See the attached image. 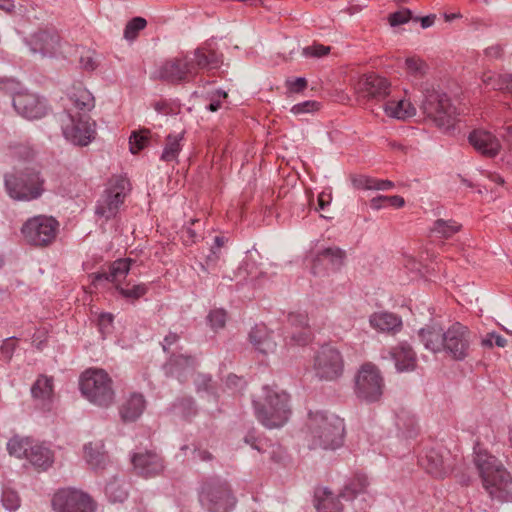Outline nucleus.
<instances>
[{
	"instance_id": "f257e3e1",
	"label": "nucleus",
	"mask_w": 512,
	"mask_h": 512,
	"mask_svg": "<svg viewBox=\"0 0 512 512\" xmlns=\"http://www.w3.org/2000/svg\"><path fill=\"white\" fill-rule=\"evenodd\" d=\"M419 337L425 348L433 353L445 352L455 361L470 356L471 332L460 322L453 323L446 331L438 326H427L420 329Z\"/></svg>"
},
{
	"instance_id": "f03ea898",
	"label": "nucleus",
	"mask_w": 512,
	"mask_h": 512,
	"mask_svg": "<svg viewBox=\"0 0 512 512\" xmlns=\"http://www.w3.org/2000/svg\"><path fill=\"white\" fill-rule=\"evenodd\" d=\"M345 435L343 419L322 411L309 412L302 439L309 449L335 450L342 446Z\"/></svg>"
},
{
	"instance_id": "7ed1b4c3",
	"label": "nucleus",
	"mask_w": 512,
	"mask_h": 512,
	"mask_svg": "<svg viewBox=\"0 0 512 512\" xmlns=\"http://www.w3.org/2000/svg\"><path fill=\"white\" fill-rule=\"evenodd\" d=\"M290 397L284 391H278L265 386L262 395L254 400L257 419L267 428H280L284 426L291 415Z\"/></svg>"
},
{
	"instance_id": "20e7f679",
	"label": "nucleus",
	"mask_w": 512,
	"mask_h": 512,
	"mask_svg": "<svg viewBox=\"0 0 512 512\" xmlns=\"http://www.w3.org/2000/svg\"><path fill=\"white\" fill-rule=\"evenodd\" d=\"M79 388L82 395L96 406L107 408L115 402L113 380L104 369H86L80 376Z\"/></svg>"
},
{
	"instance_id": "39448f33",
	"label": "nucleus",
	"mask_w": 512,
	"mask_h": 512,
	"mask_svg": "<svg viewBox=\"0 0 512 512\" xmlns=\"http://www.w3.org/2000/svg\"><path fill=\"white\" fill-rule=\"evenodd\" d=\"M4 182L9 196L18 201L38 199L45 191V179L36 169L6 174Z\"/></svg>"
},
{
	"instance_id": "423d86ee",
	"label": "nucleus",
	"mask_w": 512,
	"mask_h": 512,
	"mask_svg": "<svg viewBox=\"0 0 512 512\" xmlns=\"http://www.w3.org/2000/svg\"><path fill=\"white\" fill-rule=\"evenodd\" d=\"M59 231V222L52 216L37 215L22 226L24 240L35 247H46L54 242Z\"/></svg>"
},
{
	"instance_id": "0eeeda50",
	"label": "nucleus",
	"mask_w": 512,
	"mask_h": 512,
	"mask_svg": "<svg viewBox=\"0 0 512 512\" xmlns=\"http://www.w3.org/2000/svg\"><path fill=\"white\" fill-rule=\"evenodd\" d=\"M64 137L75 145L86 146L96 135L95 122L87 114H73L69 109L60 119Z\"/></svg>"
},
{
	"instance_id": "6e6552de",
	"label": "nucleus",
	"mask_w": 512,
	"mask_h": 512,
	"mask_svg": "<svg viewBox=\"0 0 512 512\" xmlns=\"http://www.w3.org/2000/svg\"><path fill=\"white\" fill-rule=\"evenodd\" d=\"M420 108L438 127L450 126L456 114L449 97L436 90L426 91Z\"/></svg>"
},
{
	"instance_id": "1a4fd4ad",
	"label": "nucleus",
	"mask_w": 512,
	"mask_h": 512,
	"mask_svg": "<svg viewBox=\"0 0 512 512\" xmlns=\"http://www.w3.org/2000/svg\"><path fill=\"white\" fill-rule=\"evenodd\" d=\"M355 392L359 398L372 402L380 399L383 393V378L376 365L363 364L356 376Z\"/></svg>"
},
{
	"instance_id": "9d476101",
	"label": "nucleus",
	"mask_w": 512,
	"mask_h": 512,
	"mask_svg": "<svg viewBox=\"0 0 512 512\" xmlns=\"http://www.w3.org/2000/svg\"><path fill=\"white\" fill-rule=\"evenodd\" d=\"M196 76V65L187 56L176 57L162 63L154 78L172 84L188 82Z\"/></svg>"
},
{
	"instance_id": "9b49d317",
	"label": "nucleus",
	"mask_w": 512,
	"mask_h": 512,
	"mask_svg": "<svg viewBox=\"0 0 512 512\" xmlns=\"http://www.w3.org/2000/svg\"><path fill=\"white\" fill-rule=\"evenodd\" d=\"M316 375L325 380H336L344 371V360L339 350L323 346L314 360Z\"/></svg>"
},
{
	"instance_id": "f8f14e48",
	"label": "nucleus",
	"mask_w": 512,
	"mask_h": 512,
	"mask_svg": "<svg viewBox=\"0 0 512 512\" xmlns=\"http://www.w3.org/2000/svg\"><path fill=\"white\" fill-rule=\"evenodd\" d=\"M354 89L361 99L381 101L389 96L391 82L386 77L371 72L360 76Z\"/></svg>"
},
{
	"instance_id": "ddd939ff",
	"label": "nucleus",
	"mask_w": 512,
	"mask_h": 512,
	"mask_svg": "<svg viewBox=\"0 0 512 512\" xmlns=\"http://www.w3.org/2000/svg\"><path fill=\"white\" fill-rule=\"evenodd\" d=\"M200 500L213 512H227L234 505V498L227 485L215 480L202 485Z\"/></svg>"
},
{
	"instance_id": "4468645a",
	"label": "nucleus",
	"mask_w": 512,
	"mask_h": 512,
	"mask_svg": "<svg viewBox=\"0 0 512 512\" xmlns=\"http://www.w3.org/2000/svg\"><path fill=\"white\" fill-rule=\"evenodd\" d=\"M56 512H94V503L85 493L75 489H62L52 500Z\"/></svg>"
},
{
	"instance_id": "2eb2a0df",
	"label": "nucleus",
	"mask_w": 512,
	"mask_h": 512,
	"mask_svg": "<svg viewBox=\"0 0 512 512\" xmlns=\"http://www.w3.org/2000/svg\"><path fill=\"white\" fill-rule=\"evenodd\" d=\"M30 51L43 57H55L61 53V40L54 30H39L26 40Z\"/></svg>"
},
{
	"instance_id": "dca6fc26",
	"label": "nucleus",
	"mask_w": 512,
	"mask_h": 512,
	"mask_svg": "<svg viewBox=\"0 0 512 512\" xmlns=\"http://www.w3.org/2000/svg\"><path fill=\"white\" fill-rule=\"evenodd\" d=\"M15 110L27 119H39L47 113L44 99L27 91L18 92L13 97Z\"/></svg>"
},
{
	"instance_id": "f3484780",
	"label": "nucleus",
	"mask_w": 512,
	"mask_h": 512,
	"mask_svg": "<svg viewBox=\"0 0 512 512\" xmlns=\"http://www.w3.org/2000/svg\"><path fill=\"white\" fill-rule=\"evenodd\" d=\"M471 146L481 155L494 158L501 149L500 140L492 132L485 129H475L468 136Z\"/></svg>"
},
{
	"instance_id": "a211bd4d",
	"label": "nucleus",
	"mask_w": 512,
	"mask_h": 512,
	"mask_svg": "<svg viewBox=\"0 0 512 512\" xmlns=\"http://www.w3.org/2000/svg\"><path fill=\"white\" fill-rule=\"evenodd\" d=\"M288 322L291 327L290 338L296 345H307L313 339V333L308 324L306 313L293 312L288 315Z\"/></svg>"
},
{
	"instance_id": "6ab92c4d",
	"label": "nucleus",
	"mask_w": 512,
	"mask_h": 512,
	"mask_svg": "<svg viewBox=\"0 0 512 512\" xmlns=\"http://www.w3.org/2000/svg\"><path fill=\"white\" fill-rule=\"evenodd\" d=\"M473 463L479 476L482 477L485 475L486 482H488L489 473L496 471L498 468H505L503 464L480 443H476L474 446Z\"/></svg>"
},
{
	"instance_id": "aec40b11",
	"label": "nucleus",
	"mask_w": 512,
	"mask_h": 512,
	"mask_svg": "<svg viewBox=\"0 0 512 512\" xmlns=\"http://www.w3.org/2000/svg\"><path fill=\"white\" fill-rule=\"evenodd\" d=\"M131 191V184L127 177L122 175H113L107 182L103 196L110 202L122 206L127 195Z\"/></svg>"
},
{
	"instance_id": "412c9836",
	"label": "nucleus",
	"mask_w": 512,
	"mask_h": 512,
	"mask_svg": "<svg viewBox=\"0 0 512 512\" xmlns=\"http://www.w3.org/2000/svg\"><path fill=\"white\" fill-rule=\"evenodd\" d=\"M384 113L387 117L405 121L416 115L417 109L409 98H407V91L405 96L401 99H390L383 105Z\"/></svg>"
},
{
	"instance_id": "4be33fe9",
	"label": "nucleus",
	"mask_w": 512,
	"mask_h": 512,
	"mask_svg": "<svg viewBox=\"0 0 512 512\" xmlns=\"http://www.w3.org/2000/svg\"><path fill=\"white\" fill-rule=\"evenodd\" d=\"M146 408V400L141 393H131L121 404L119 413L124 422L136 421Z\"/></svg>"
},
{
	"instance_id": "5701e85b",
	"label": "nucleus",
	"mask_w": 512,
	"mask_h": 512,
	"mask_svg": "<svg viewBox=\"0 0 512 512\" xmlns=\"http://www.w3.org/2000/svg\"><path fill=\"white\" fill-rule=\"evenodd\" d=\"M132 462L138 473L145 477L157 475L163 470L161 459L152 452L135 454Z\"/></svg>"
},
{
	"instance_id": "b1692460",
	"label": "nucleus",
	"mask_w": 512,
	"mask_h": 512,
	"mask_svg": "<svg viewBox=\"0 0 512 512\" xmlns=\"http://www.w3.org/2000/svg\"><path fill=\"white\" fill-rule=\"evenodd\" d=\"M480 478L483 488L491 497H499L512 481L511 475L506 468H498L496 471L489 473L488 482H486L485 475Z\"/></svg>"
},
{
	"instance_id": "393cba45",
	"label": "nucleus",
	"mask_w": 512,
	"mask_h": 512,
	"mask_svg": "<svg viewBox=\"0 0 512 512\" xmlns=\"http://www.w3.org/2000/svg\"><path fill=\"white\" fill-rule=\"evenodd\" d=\"M67 97L73 107L82 112L81 114H86L95 105L94 97L81 83L73 84L67 92Z\"/></svg>"
},
{
	"instance_id": "a878e982",
	"label": "nucleus",
	"mask_w": 512,
	"mask_h": 512,
	"mask_svg": "<svg viewBox=\"0 0 512 512\" xmlns=\"http://www.w3.org/2000/svg\"><path fill=\"white\" fill-rule=\"evenodd\" d=\"M390 354L395 362L397 371L409 372L416 368V354L408 344H399L391 350Z\"/></svg>"
},
{
	"instance_id": "bb28decb",
	"label": "nucleus",
	"mask_w": 512,
	"mask_h": 512,
	"mask_svg": "<svg viewBox=\"0 0 512 512\" xmlns=\"http://www.w3.org/2000/svg\"><path fill=\"white\" fill-rule=\"evenodd\" d=\"M370 325L378 332L397 333L402 328V320L390 312H375L369 318Z\"/></svg>"
},
{
	"instance_id": "cd10ccee",
	"label": "nucleus",
	"mask_w": 512,
	"mask_h": 512,
	"mask_svg": "<svg viewBox=\"0 0 512 512\" xmlns=\"http://www.w3.org/2000/svg\"><path fill=\"white\" fill-rule=\"evenodd\" d=\"M249 339L255 349L263 354L275 351L276 343L272 337V332L263 324L252 328L249 333Z\"/></svg>"
},
{
	"instance_id": "c85d7f7f",
	"label": "nucleus",
	"mask_w": 512,
	"mask_h": 512,
	"mask_svg": "<svg viewBox=\"0 0 512 512\" xmlns=\"http://www.w3.org/2000/svg\"><path fill=\"white\" fill-rule=\"evenodd\" d=\"M31 395L42 403L50 402L54 396L53 377L41 374L31 387Z\"/></svg>"
},
{
	"instance_id": "c756f323",
	"label": "nucleus",
	"mask_w": 512,
	"mask_h": 512,
	"mask_svg": "<svg viewBox=\"0 0 512 512\" xmlns=\"http://www.w3.org/2000/svg\"><path fill=\"white\" fill-rule=\"evenodd\" d=\"M420 463L429 474L435 477H443L448 472L443 456L435 449L429 450L421 458Z\"/></svg>"
},
{
	"instance_id": "7c9ffc66",
	"label": "nucleus",
	"mask_w": 512,
	"mask_h": 512,
	"mask_svg": "<svg viewBox=\"0 0 512 512\" xmlns=\"http://www.w3.org/2000/svg\"><path fill=\"white\" fill-rule=\"evenodd\" d=\"M131 263L132 260L130 258L118 259L110 265L108 273H98L95 275V279H105L120 285L119 283L128 275Z\"/></svg>"
},
{
	"instance_id": "2f4dec72",
	"label": "nucleus",
	"mask_w": 512,
	"mask_h": 512,
	"mask_svg": "<svg viewBox=\"0 0 512 512\" xmlns=\"http://www.w3.org/2000/svg\"><path fill=\"white\" fill-rule=\"evenodd\" d=\"M315 507L318 512H341L342 504L338 497L334 496L326 488H318L315 492Z\"/></svg>"
},
{
	"instance_id": "473e14b6",
	"label": "nucleus",
	"mask_w": 512,
	"mask_h": 512,
	"mask_svg": "<svg viewBox=\"0 0 512 512\" xmlns=\"http://www.w3.org/2000/svg\"><path fill=\"white\" fill-rule=\"evenodd\" d=\"M196 65V74L199 69L216 68L221 63L219 55L212 49L201 47L195 50L191 59Z\"/></svg>"
},
{
	"instance_id": "72a5a7b5",
	"label": "nucleus",
	"mask_w": 512,
	"mask_h": 512,
	"mask_svg": "<svg viewBox=\"0 0 512 512\" xmlns=\"http://www.w3.org/2000/svg\"><path fill=\"white\" fill-rule=\"evenodd\" d=\"M403 69L407 76L421 79L427 74L429 65L420 56L409 55L404 59Z\"/></svg>"
},
{
	"instance_id": "f704fd0d",
	"label": "nucleus",
	"mask_w": 512,
	"mask_h": 512,
	"mask_svg": "<svg viewBox=\"0 0 512 512\" xmlns=\"http://www.w3.org/2000/svg\"><path fill=\"white\" fill-rule=\"evenodd\" d=\"M31 464L40 468H47L53 462V456L51 451L37 443H34L30 448L29 453L26 456Z\"/></svg>"
},
{
	"instance_id": "c9c22d12",
	"label": "nucleus",
	"mask_w": 512,
	"mask_h": 512,
	"mask_svg": "<svg viewBox=\"0 0 512 512\" xmlns=\"http://www.w3.org/2000/svg\"><path fill=\"white\" fill-rule=\"evenodd\" d=\"M369 486L367 476L364 474H355L345 486L342 496L352 499L360 494L366 493Z\"/></svg>"
},
{
	"instance_id": "e433bc0d",
	"label": "nucleus",
	"mask_w": 512,
	"mask_h": 512,
	"mask_svg": "<svg viewBox=\"0 0 512 512\" xmlns=\"http://www.w3.org/2000/svg\"><path fill=\"white\" fill-rule=\"evenodd\" d=\"M33 444L34 441L30 438L14 436L8 441L7 450L12 456L26 458Z\"/></svg>"
},
{
	"instance_id": "4c0bfd02",
	"label": "nucleus",
	"mask_w": 512,
	"mask_h": 512,
	"mask_svg": "<svg viewBox=\"0 0 512 512\" xmlns=\"http://www.w3.org/2000/svg\"><path fill=\"white\" fill-rule=\"evenodd\" d=\"M345 258V252L340 248H326L318 253L314 260V265L312 267L313 273H316V264L327 261L332 266L339 267L342 265L343 260Z\"/></svg>"
},
{
	"instance_id": "58836bf2",
	"label": "nucleus",
	"mask_w": 512,
	"mask_h": 512,
	"mask_svg": "<svg viewBox=\"0 0 512 512\" xmlns=\"http://www.w3.org/2000/svg\"><path fill=\"white\" fill-rule=\"evenodd\" d=\"M511 73L496 74L492 72L484 73L482 82L485 86L493 90L507 91Z\"/></svg>"
},
{
	"instance_id": "ea45409f",
	"label": "nucleus",
	"mask_w": 512,
	"mask_h": 512,
	"mask_svg": "<svg viewBox=\"0 0 512 512\" xmlns=\"http://www.w3.org/2000/svg\"><path fill=\"white\" fill-rule=\"evenodd\" d=\"M119 210L120 206L116 205L114 202H110L107 198L101 195L95 206V215L98 218L108 221L115 218L119 213Z\"/></svg>"
},
{
	"instance_id": "a19ab883",
	"label": "nucleus",
	"mask_w": 512,
	"mask_h": 512,
	"mask_svg": "<svg viewBox=\"0 0 512 512\" xmlns=\"http://www.w3.org/2000/svg\"><path fill=\"white\" fill-rule=\"evenodd\" d=\"M182 139L181 135L171 136L169 135L166 139V144L163 149L161 159L166 162L176 161L177 157L181 151L180 141Z\"/></svg>"
},
{
	"instance_id": "79ce46f5",
	"label": "nucleus",
	"mask_w": 512,
	"mask_h": 512,
	"mask_svg": "<svg viewBox=\"0 0 512 512\" xmlns=\"http://www.w3.org/2000/svg\"><path fill=\"white\" fill-rule=\"evenodd\" d=\"M84 456L86 461L93 467L98 468L104 464L106 455L102 451V445H93L89 443L84 447Z\"/></svg>"
},
{
	"instance_id": "37998d69",
	"label": "nucleus",
	"mask_w": 512,
	"mask_h": 512,
	"mask_svg": "<svg viewBox=\"0 0 512 512\" xmlns=\"http://www.w3.org/2000/svg\"><path fill=\"white\" fill-rule=\"evenodd\" d=\"M405 204V200L403 197L398 195L393 196H384L379 195L377 197H374L370 201V206L374 210H379L383 207L391 206L395 208H401Z\"/></svg>"
},
{
	"instance_id": "c03bdc74",
	"label": "nucleus",
	"mask_w": 512,
	"mask_h": 512,
	"mask_svg": "<svg viewBox=\"0 0 512 512\" xmlns=\"http://www.w3.org/2000/svg\"><path fill=\"white\" fill-rule=\"evenodd\" d=\"M106 495L110 499V501L116 503H122L128 496L127 489L124 487L122 483L117 480H113L107 484Z\"/></svg>"
},
{
	"instance_id": "a18cd8bd",
	"label": "nucleus",
	"mask_w": 512,
	"mask_h": 512,
	"mask_svg": "<svg viewBox=\"0 0 512 512\" xmlns=\"http://www.w3.org/2000/svg\"><path fill=\"white\" fill-rule=\"evenodd\" d=\"M461 226L455 221L439 219L435 222L433 230L444 238H450L460 230Z\"/></svg>"
},
{
	"instance_id": "49530a36",
	"label": "nucleus",
	"mask_w": 512,
	"mask_h": 512,
	"mask_svg": "<svg viewBox=\"0 0 512 512\" xmlns=\"http://www.w3.org/2000/svg\"><path fill=\"white\" fill-rule=\"evenodd\" d=\"M149 130H141L140 132H133L129 138L130 151L137 154L149 142Z\"/></svg>"
},
{
	"instance_id": "de8ad7c7",
	"label": "nucleus",
	"mask_w": 512,
	"mask_h": 512,
	"mask_svg": "<svg viewBox=\"0 0 512 512\" xmlns=\"http://www.w3.org/2000/svg\"><path fill=\"white\" fill-rule=\"evenodd\" d=\"M147 25V22L142 17H135L132 20H130L124 30V37L127 40H134L138 33L143 30Z\"/></svg>"
},
{
	"instance_id": "09e8293b",
	"label": "nucleus",
	"mask_w": 512,
	"mask_h": 512,
	"mask_svg": "<svg viewBox=\"0 0 512 512\" xmlns=\"http://www.w3.org/2000/svg\"><path fill=\"white\" fill-rule=\"evenodd\" d=\"M11 156L19 162H27L34 158V150L24 144H18L10 148Z\"/></svg>"
},
{
	"instance_id": "8fccbe9b",
	"label": "nucleus",
	"mask_w": 512,
	"mask_h": 512,
	"mask_svg": "<svg viewBox=\"0 0 512 512\" xmlns=\"http://www.w3.org/2000/svg\"><path fill=\"white\" fill-rule=\"evenodd\" d=\"M116 289L124 298L132 300H136L144 296L148 290L145 284H137L134 285L132 288H124L120 285H116Z\"/></svg>"
},
{
	"instance_id": "3c124183",
	"label": "nucleus",
	"mask_w": 512,
	"mask_h": 512,
	"mask_svg": "<svg viewBox=\"0 0 512 512\" xmlns=\"http://www.w3.org/2000/svg\"><path fill=\"white\" fill-rule=\"evenodd\" d=\"M2 504L10 512L20 507V498L17 492L11 489H5L2 494Z\"/></svg>"
},
{
	"instance_id": "603ef678",
	"label": "nucleus",
	"mask_w": 512,
	"mask_h": 512,
	"mask_svg": "<svg viewBox=\"0 0 512 512\" xmlns=\"http://www.w3.org/2000/svg\"><path fill=\"white\" fill-rule=\"evenodd\" d=\"M320 109V103L313 100H307L298 104H295L291 108V113L294 115H302L306 113H313Z\"/></svg>"
},
{
	"instance_id": "864d4df0",
	"label": "nucleus",
	"mask_w": 512,
	"mask_h": 512,
	"mask_svg": "<svg viewBox=\"0 0 512 512\" xmlns=\"http://www.w3.org/2000/svg\"><path fill=\"white\" fill-rule=\"evenodd\" d=\"M227 314L223 309L212 310L208 315V320L211 327L215 330L221 329L225 326Z\"/></svg>"
},
{
	"instance_id": "5fc2aeb1",
	"label": "nucleus",
	"mask_w": 512,
	"mask_h": 512,
	"mask_svg": "<svg viewBox=\"0 0 512 512\" xmlns=\"http://www.w3.org/2000/svg\"><path fill=\"white\" fill-rule=\"evenodd\" d=\"M330 50L331 48L329 46H324L322 44H313L311 46L304 47L302 50V54L305 57L320 58L329 54Z\"/></svg>"
},
{
	"instance_id": "6e6d98bb",
	"label": "nucleus",
	"mask_w": 512,
	"mask_h": 512,
	"mask_svg": "<svg viewBox=\"0 0 512 512\" xmlns=\"http://www.w3.org/2000/svg\"><path fill=\"white\" fill-rule=\"evenodd\" d=\"M193 362H194V360L190 356H184V355L173 356L170 358V360L167 364V368H168L169 373L173 375L177 372L178 366H180V365L191 366L193 364Z\"/></svg>"
},
{
	"instance_id": "4d7b16f0",
	"label": "nucleus",
	"mask_w": 512,
	"mask_h": 512,
	"mask_svg": "<svg viewBox=\"0 0 512 512\" xmlns=\"http://www.w3.org/2000/svg\"><path fill=\"white\" fill-rule=\"evenodd\" d=\"M411 18L409 10H400L389 15L388 20L391 26H399L407 23Z\"/></svg>"
},
{
	"instance_id": "13d9d810",
	"label": "nucleus",
	"mask_w": 512,
	"mask_h": 512,
	"mask_svg": "<svg viewBox=\"0 0 512 512\" xmlns=\"http://www.w3.org/2000/svg\"><path fill=\"white\" fill-rule=\"evenodd\" d=\"M376 180L377 179L368 176H360L353 179V184L358 189L375 190Z\"/></svg>"
},
{
	"instance_id": "bf43d9fd",
	"label": "nucleus",
	"mask_w": 512,
	"mask_h": 512,
	"mask_svg": "<svg viewBox=\"0 0 512 512\" xmlns=\"http://www.w3.org/2000/svg\"><path fill=\"white\" fill-rule=\"evenodd\" d=\"M286 86L291 93H300L307 87V80L303 77H298L294 80H287Z\"/></svg>"
},
{
	"instance_id": "052dcab7",
	"label": "nucleus",
	"mask_w": 512,
	"mask_h": 512,
	"mask_svg": "<svg viewBox=\"0 0 512 512\" xmlns=\"http://www.w3.org/2000/svg\"><path fill=\"white\" fill-rule=\"evenodd\" d=\"M81 67L85 70L92 71L96 68L97 64L92 52L87 51L80 57Z\"/></svg>"
},
{
	"instance_id": "680f3d73",
	"label": "nucleus",
	"mask_w": 512,
	"mask_h": 512,
	"mask_svg": "<svg viewBox=\"0 0 512 512\" xmlns=\"http://www.w3.org/2000/svg\"><path fill=\"white\" fill-rule=\"evenodd\" d=\"M227 93L225 91L217 90L211 96V103L208 106V110L211 112H216L221 107L220 98L226 99Z\"/></svg>"
},
{
	"instance_id": "e2e57ef3",
	"label": "nucleus",
	"mask_w": 512,
	"mask_h": 512,
	"mask_svg": "<svg viewBox=\"0 0 512 512\" xmlns=\"http://www.w3.org/2000/svg\"><path fill=\"white\" fill-rule=\"evenodd\" d=\"M485 56L491 59H501L504 55V48L500 44H493L484 51Z\"/></svg>"
},
{
	"instance_id": "0e129e2a",
	"label": "nucleus",
	"mask_w": 512,
	"mask_h": 512,
	"mask_svg": "<svg viewBox=\"0 0 512 512\" xmlns=\"http://www.w3.org/2000/svg\"><path fill=\"white\" fill-rule=\"evenodd\" d=\"M114 317L111 313H102L99 316L98 324L102 332L108 330L113 323Z\"/></svg>"
},
{
	"instance_id": "69168bd1",
	"label": "nucleus",
	"mask_w": 512,
	"mask_h": 512,
	"mask_svg": "<svg viewBox=\"0 0 512 512\" xmlns=\"http://www.w3.org/2000/svg\"><path fill=\"white\" fill-rule=\"evenodd\" d=\"M179 335L173 332H170L163 340L162 347L164 351H168L170 347L176 344L179 341Z\"/></svg>"
},
{
	"instance_id": "338daca9",
	"label": "nucleus",
	"mask_w": 512,
	"mask_h": 512,
	"mask_svg": "<svg viewBox=\"0 0 512 512\" xmlns=\"http://www.w3.org/2000/svg\"><path fill=\"white\" fill-rule=\"evenodd\" d=\"M330 201H331L330 194L324 193V192L320 193L318 195V208L320 210L325 209V207H327L330 204Z\"/></svg>"
},
{
	"instance_id": "774afa93",
	"label": "nucleus",
	"mask_w": 512,
	"mask_h": 512,
	"mask_svg": "<svg viewBox=\"0 0 512 512\" xmlns=\"http://www.w3.org/2000/svg\"><path fill=\"white\" fill-rule=\"evenodd\" d=\"M394 187V183L389 180H376L375 190H388Z\"/></svg>"
}]
</instances>
